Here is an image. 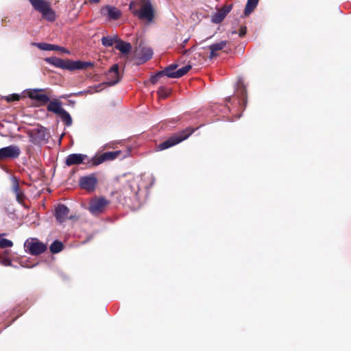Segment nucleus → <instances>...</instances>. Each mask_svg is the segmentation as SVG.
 I'll return each mask as SVG.
<instances>
[{
    "instance_id": "40",
    "label": "nucleus",
    "mask_w": 351,
    "mask_h": 351,
    "mask_svg": "<svg viewBox=\"0 0 351 351\" xmlns=\"http://www.w3.org/2000/svg\"><path fill=\"white\" fill-rule=\"evenodd\" d=\"M3 265L5 266H11L12 261L10 259H5L3 262Z\"/></svg>"
},
{
    "instance_id": "17",
    "label": "nucleus",
    "mask_w": 351,
    "mask_h": 351,
    "mask_svg": "<svg viewBox=\"0 0 351 351\" xmlns=\"http://www.w3.org/2000/svg\"><path fill=\"white\" fill-rule=\"evenodd\" d=\"M45 61L56 68H60L62 69H67L69 60H64L57 57H48L45 59Z\"/></svg>"
},
{
    "instance_id": "20",
    "label": "nucleus",
    "mask_w": 351,
    "mask_h": 351,
    "mask_svg": "<svg viewBox=\"0 0 351 351\" xmlns=\"http://www.w3.org/2000/svg\"><path fill=\"white\" fill-rule=\"evenodd\" d=\"M104 162L102 154L95 155L93 157H88L87 156L86 165L89 167H97Z\"/></svg>"
},
{
    "instance_id": "24",
    "label": "nucleus",
    "mask_w": 351,
    "mask_h": 351,
    "mask_svg": "<svg viewBox=\"0 0 351 351\" xmlns=\"http://www.w3.org/2000/svg\"><path fill=\"white\" fill-rule=\"evenodd\" d=\"M76 69H84L83 62L80 60L71 61L69 60L67 70L73 71Z\"/></svg>"
},
{
    "instance_id": "14",
    "label": "nucleus",
    "mask_w": 351,
    "mask_h": 351,
    "mask_svg": "<svg viewBox=\"0 0 351 351\" xmlns=\"http://www.w3.org/2000/svg\"><path fill=\"white\" fill-rule=\"evenodd\" d=\"M69 214V208L64 204H59L55 210V217L60 223L64 222Z\"/></svg>"
},
{
    "instance_id": "42",
    "label": "nucleus",
    "mask_w": 351,
    "mask_h": 351,
    "mask_svg": "<svg viewBox=\"0 0 351 351\" xmlns=\"http://www.w3.org/2000/svg\"><path fill=\"white\" fill-rule=\"evenodd\" d=\"M86 93V90H82L75 93V95H81Z\"/></svg>"
},
{
    "instance_id": "27",
    "label": "nucleus",
    "mask_w": 351,
    "mask_h": 351,
    "mask_svg": "<svg viewBox=\"0 0 351 351\" xmlns=\"http://www.w3.org/2000/svg\"><path fill=\"white\" fill-rule=\"evenodd\" d=\"M62 121L65 123L66 126L69 127L73 123L72 118L70 114L66 111L64 110L61 114H59Z\"/></svg>"
},
{
    "instance_id": "1",
    "label": "nucleus",
    "mask_w": 351,
    "mask_h": 351,
    "mask_svg": "<svg viewBox=\"0 0 351 351\" xmlns=\"http://www.w3.org/2000/svg\"><path fill=\"white\" fill-rule=\"evenodd\" d=\"M129 9L141 21L150 23L154 20L155 13L151 0H139L138 2L132 1L129 5Z\"/></svg>"
},
{
    "instance_id": "36",
    "label": "nucleus",
    "mask_w": 351,
    "mask_h": 351,
    "mask_svg": "<svg viewBox=\"0 0 351 351\" xmlns=\"http://www.w3.org/2000/svg\"><path fill=\"white\" fill-rule=\"evenodd\" d=\"M247 32V28L246 27H241L239 30V36L243 37L246 34Z\"/></svg>"
},
{
    "instance_id": "10",
    "label": "nucleus",
    "mask_w": 351,
    "mask_h": 351,
    "mask_svg": "<svg viewBox=\"0 0 351 351\" xmlns=\"http://www.w3.org/2000/svg\"><path fill=\"white\" fill-rule=\"evenodd\" d=\"M108 81L104 84L108 86H113L117 84L121 80L119 73V65L117 64H113L107 73Z\"/></svg>"
},
{
    "instance_id": "6",
    "label": "nucleus",
    "mask_w": 351,
    "mask_h": 351,
    "mask_svg": "<svg viewBox=\"0 0 351 351\" xmlns=\"http://www.w3.org/2000/svg\"><path fill=\"white\" fill-rule=\"evenodd\" d=\"M108 204L109 201L104 197L93 199L90 202L88 210L94 215H98L104 210Z\"/></svg>"
},
{
    "instance_id": "3",
    "label": "nucleus",
    "mask_w": 351,
    "mask_h": 351,
    "mask_svg": "<svg viewBox=\"0 0 351 351\" xmlns=\"http://www.w3.org/2000/svg\"><path fill=\"white\" fill-rule=\"evenodd\" d=\"M33 8L39 12L43 17L49 21L56 20L55 12L51 9L50 3L45 0H28Z\"/></svg>"
},
{
    "instance_id": "19",
    "label": "nucleus",
    "mask_w": 351,
    "mask_h": 351,
    "mask_svg": "<svg viewBox=\"0 0 351 351\" xmlns=\"http://www.w3.org/2000/svg\"><path fill=\"white\" fill-rule=\"evenodd\" d=\"M115 48L122 53L127 54L130 51L132 45L130 43L124 42L119 38L116 40Z\"/></svg>"
},
{
    "instance_id": "5",
    "label": "nucleus",
    "mask_w": 351,
    "mask_h": 351,
    "mask_svg": "<svg viewBox=\"0 0 351 351\" xmlns=\"http://www.w3.org/2000/svg\"><path fill=\"white\" fill-rule=\"evenodd\" d=\"M24 247L26 252L32 255H38L47 250V245L44 243L40 241L37 238H29L25 243Z\"/></svg>"
},
{
    "instance_id": "31",
    "label": "nucleus",
    "mask_w": 351,
    "mask_h": 351,
    "mask_svg": "<svg viewBox=\"0 0 351 351\" xmlns=\"http://www.w3.org/2000/svg\"><path fill=\"white\" fill-rule=\"evenodd\" d=\"M191 69V65H186L176 71V78H180L184 75Z\"/></svg>"
},
{
    "instance_id": "33",
    "label": "nucleus",
    "mask_w": 351,
    "mask_h": 351,
    "mask_svg": "<svg viewBox=\"0 0 351 351\" xmlns=\"http://www.w3.org/2000/svg\"><path fill=\"white\" fill-rule=\"evenodd\" d=\"M238 91L240 93L241 96L242 101L243 102V104L245 106L247 100H246V89L243 86V84L241 85V87L238 88Z\"/></svg>"
},
{
    "instance_id": "41",
    "label": "nucleus",
    "mask_w": 351,
    "mask_h": 351,
    "mask_svg": "<svg viewBox=\"0 0 351 351\" xmlns=\"http://www.w3.org/2000/svg\"><path fill=\"white\" fill-rule=\"evenodd\" d=\"M169 67H171V69L174 71H176L175 70L177 69L178 67V64H171L169 66Z\"/></svg>"
},
{
    "instance_id": "26",
    "label": "nucleus",
    "mask_w": 351,
    "mask_h": 351,
    "mask_svg": "<svg viewBox=\"0 0 351 351\" xmlns=\"http://www.w3.org/2000/svg\"><path fill=\"white\" fill-rule=\"evenodd\" d=\"M49 249L53 254H57L63 249V244L61 241L56 240L51 244Z\"/></svg>"
},
{
    "instance_id": "30",
    "label": "nucleus",
    "mask_w": 351,
    "mask_h": 351,
    "mask_svg": "<svg viewBox=\"0 0 351 351\" xmlns=\"http://www.w3.org/2000/svg\"><path fill=\"white\" fill-rule=\"evenodd\" d=\"M104 86V83H101L98 85H95L91 87H89L87 90H86V93L87 94H93L95 93L99 92Z\"/></svg>"
},
{
    "instance_id": "25",
    "label": "nucleus",
    "mask_w": 351,
    "mask_h": 351,
    "mask_svg": "<svg viewBox=\"0 0 351 351\" xmlns=\"http://www.w3.org/2000/svg\"><path fill=\"white\" fill-rule=\"evenodd\" d=\"M117 39H119L117 36H104L101 38V43L105 47H112L114 43L116 44Z\"/></svg>"
},
{
    "instance_id": "8",
    "label": "nucleus",
    "mask_w": 351,
    "mask_h": 351,
    "mask_svg": "<svg viewBox=\"0 0 351 351\" xmlns=\"http://www.w3.org/2000/svg\"><path fill=\"white\" fill-rule=\"evenodd\" d=\"M100 13L108 21H116L121 16V10L110 5L103 6L100 10Z\"/></svg>"
},
{
    "instance_id": "22",
    "label": "nucleus",
    "mask_w": 351,
    "mask_h": 351,
    "mask_svg": "<svg viewBox=\"0 0 351 351\" xmlns=\"http://www.w3.org/2000/svg\"><path fill=\"white\" fill-rule=\"evenodd\" d=\"M12 190L15 193L17 202L21 204L23 202L24 194L23 191H21L19 184L16 179H14L12 181Z\"/></svg>"
},
{
    "instance_id": "44",
    "label": "nucleus",
    "mask_w": 351,
    "mask_h": 351,
    "mask_svg": "<svg viewBox=\"0 0 351 351\" xmlns=\"http://www.w3.org/2000/svg\"><path fill=\"white\" fill-rule=\"evenodd\" d=\"M132 191H134V193L135 194H137V193H138V189L135 190V189H132Z\"/></svg>"
},
{
    "instance_id": "2",
    "label": "nucleus",
    "mask_w": 351,
    "mask_h": 351,
    "mask_svg": "<svg viewBox=\"0 0 351 351\" xmlns=\"http://www.w3.org/2000/svg\"><path fill=\"white\" fill-rule=\"evenodd\" d=\"M195 130L196 129L190 127L186 128L185 130L176 134L174 136H171L163 143H160L158 146V149L160 151L165 150L181 143L188 138L195 131Z\"/></svg>"
},
{
    "instance_id": "9",
    "label": "nucleus",
    "mask_w": 351,
    "mask_h": 351,
    "mask_svg": "<svg viewBox=\"0 0 351 351\" xmlns=\"http://www.w3.org/2000/svg\"><path fill=\"white\" fill-rule=\"evenodd\" d=\"M97 183V179L95 174L82 176L80 179V185L81 188L87 191H93Z\"/></svg>"
},
{
    "instance_id": "15",
    "label": "nucleus",
    "mask_w": 351,
    "mask_h": 351,
    "mask_svg": "<svg viewBox=\"0 0 351 351\" xmlns=\"http://www.w3.org/2000/svg\"><path fill=\"white\" fill-rule=\"evenodd\" d=\"M33 45L43 51H60L66 54L70 53V51L66 48L56 45L48 44L46 43H34Z\"/></svg>"
},
{
    "instance_id": "37",
    "label": "nucleus",
    "mask_w": 351,
    "mask_h": 351,
    "mask_svg": "<svg viewBox=\"0 0 351 351\" xmlns=\"http://www.w3.org/2000/svg\"><path fill=\"white\" fill-rule=\"evenodd\" d=\"M165 89L164 88L162 87H160V89L158 90V93L160 97H166L167 96V95L166 93H165Z\"/></svg>"
},
{
    "instance_id": "35",
    "label": "nucleus",
    "mask_w": 351,
    "mask_h": 351,
    "mask_svg": "<svg viewBox=\"0 0 351 351\" xmlns=\"http://www.w3.org/2000/svg\"><path fill=\"white\" fill-rule=\"evenodd\" d=\"M20 99V95L18 94H12L7 97L8 101H18Z\"/></svg>"
},
{
    "instance_id": "38",
    "label": "nucleus",
    "mask_w": 351,
    "mask_h": 351,
    "mask_svg": "<svg viewBox=\"0 0 351 351\" xmlns=\"http://www.w3.org/2000/svg\"><path fill=\"white\" fill-rule=\"evenodd\" d=\"M78 218H79V217L77 216L76 215H71L69 216L68 215V218L67 219H69L70 220H72V221H76V220L78 219Z\"/></svg>"
},
{
    "instance_id": "32",
    "label": "nucleus",
    "mask_w": 351,
    "mask_h": 351,
    "mask_svg": "<svg viewBox=\"0 0 351 351\" xmlns=\"http://www.w3.org/2000/svg\"><path fill=\"white\" fill-rule=\"evenodd\" d=\"M12 245H13V243L12 241L5 239L2 237V235H0V247H1V248L10 247Z\"/></svg>"
},
{
    "instance_id": "13",
    "label": "nucleus",
    "mask_w": 351,
    "mask_h": 351,
    "mask_svg": "<svg viewBox=\"0 0 351 351\" xmlns=\"http://www.w3.org/2000/svg\"><path fill=\"white\" fill-rule=\"evenodd\" d=\"M136 60L138 64H143L149 59L153 56V50L150 47H139V49H136Z\"/></svg>"
},
{
    "instance_id": "16",
    "label": "nucleus",
    "mask_w": 351,
    "mask_h": 351,
    "mask_svg": "<svg viewBox=\"0 0 351 351\" xmlns=\"http://www.w3.org/2000/svg\"><path fill=\"white\" fill-rule=\"evenodd\" d=\"M231 10L232 5H230L223 7L212 16L211 21L216 24L221 23L226 16V15L231 11Z\"/></svg>"
},
{
    "instance_id": "23",
    "label": "nucleus",
    "mask_w": 351,
    "mask_h": 351,
    "mask_svg": "<svg viewBox=\"0 0 351 351\" xmlns=\"http://www.w3.org/2000/svg\"><path fill=\"white\" fill-rule=\"evenodd\" d=\"M259 0H247L245 5L244 13L245 15H249L257 6Z\"/></svg>"
},
{
    "instance_id": "39",
    "label": "nucleus",
    "mask_w": 351,
    "mask_h": 351,
    "mask_svg": "<svg viewBox=\"0 0 351 351\" xmlns=\"http://www.w3.org/2000/svg\"><path fill=\"white\" fill-rule=\"evenodd\" d=\"M83 64H84V69L88 67V66H93V63L91 62H83Z\"/></svg>"
},
{
    "instance_id": "11",
    "label": "nucleus",
    "mask_w": 351,
    "mask_h": 351,
    "mask_svg": "<svg viewBox=\"0 0 351 351\" xmlns=\"http://www.w3.org/2000/svg\"><path fill=\"white\" fill-rule=\"evenodd\" d=\"M87 155L83 154H71L65 158V165L68 167L86 164Z\"/></svg>"
},
{
    "instance_id": "34",
    "label": "nucleus",
    "mask_w": 351,
    "mask_h": 351,
    "mask_svg": "<svg viewBox=\"0 0 351 351\" xmlns=\"http://www.w3.org/2000/svg\"><path fill=\"white\" fill-rule=\"evenodd\" d=\"M162 76V72L159 71L151 77L150 81L152 84H156L158 82V79Z\"/></svg>"
},
{
    "instance_id": "18",
    "label": "nucleus",
    "mask_w": 351,
    "mask_h": 351,
    "mask_svg": "<svg viewBox=\"0 0 351 351\" xmlns=\"http://www.w3.org/2000/svg\"><path fill=\"white\" fill-rule=\"evenodd\" d=\"M227 45V41L221 40L219 43H214L208 46V48L210 50V53L209 56L210 59H213L214 57L217 56L215 51L223 49Z\"/></svg>"
},
{
    "instance_id": "7",
    "label": "nucleus",
    "mask_w": 351,
    "mask_h": 351,
    "mask_svg": "<svg viewBox=\"0 0 351 351\" xmlns=\"http://www.w3.org/2000/svg\"><path fill=\"white\" fill-rule=\"evenodd\" d=\"M21 149L16 145H11L0 149V160L17 158L21 154Z\"/></svg>"
},
{
    "instance_id": "28",
    "label": "nucleus",
    "mask_w": 351,
    "mask_h": 351,
    "mask_svg": "<svg viewBox=\"0 0 351 351\" xmlns=\"http://www.w3.org/2000/svg\"><path fill=\"white\" fill-rule=\"evenodd\" d=\"M121 154L120 151L108 152L102 154L104 161L112 160L117 158Z\"/></svg>"
},
{
    "instance_id": "21",
    "label": "nucleus",
    "mask_w": 351,
    "mask_h": 351,
    "mask_svg": "<svg viewBox=\"0 0 351 351\" xmlns=\"http://www.w3.org/2000/svg\"><path fill=\"white\" fill-rule=\"evenodd\" d=\"M47 108L49 112H52L58 115L64 110L62 107L61 102L57 101H50Z\"/></svg>"
},
{
    "instance_id": "12",
    "label": "nucleus",
    "mask_w": 351,
    "mask_h": 351,
    "mask_svg": "<svg viewBox=\"0 0 351 351\" xmlns=\"http://www.w3.org/2000/svg\"><path fill=\"white\" fill-rule=\"evenodd\" d=\"M44 90L45 89L43 88L29 89L27 95L30 99L36 100L42 104H46L49 102L50 98L47 95L40 93V92Z\"/></svg>"
},
{
    "instance_id": "29",
    "label": "nucleus",
    "mask_w": 351,
    "mask_h": 351,
    "mask_svg": "<svg viewBox=\"0 0 351 351\" xmlns=\"http://www.w3.org/2000/svg\"><path fill=\"white\" fill-rule=\"evenodd\" d=\"M163 76H167L170 78H176V71H174L171 69V67L167 66L162 71H160Z\"/></svg>"
},
{
    "instance_id": "43",
    "label": "nucleus",
    "mask_w": 351,
    "mask_h": 351,
    "mask_svg": "<svg viewBox=\"0 0 351 351\" xmlns=\"http://www.w3.org/2000/svg\"><path fill=\"white\" fill-rule=\"evenodd\" d=\"M90 1L93 2V3H98L100 1V0H90Z\"/></svg>"
},
{
    "instance_id": "4",
    "label": "nucleus",
    "mask_w": 351,
    "mask_h": 351,
    "mask_svg": "<svg viewBox=\"0 0 351 351\" xmlns=\"http://www.w3.org/2000/svg\"><path fill=\"white\" fill-rule=\"evenodd\" d=\"M29 141L34 145L47 143L51 136L49 130L41 125L33 128L27 132Z\"/></svg>"
}]
</instances>
